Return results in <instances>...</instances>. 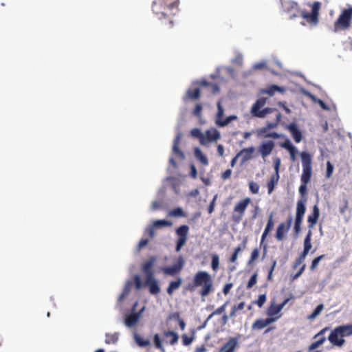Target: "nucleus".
<instances>
[{"label":"nucleus","mask_w":352,"mask_h":352,"mask_svg":"<svg viewBox=\"0 0 352 352\" xmlns=\"http://www.w3.org/2000/svg\"><path fill=\"white\" fill-rule=\"evenodd\" d=\"M267 102V98L261 97L258 98L252 105L251 108V114L254 117L259 118H263L266 117L267 114L270 113H274L275 115V119L272 122H267L266 123V125L259 130V133L262 135H263L265 138H272L274 139H278L280 137V135L278 134L276 132H268V131L271 129L276 128L278 123L280 122L282 115L275 108H263Z\"/></svg>","instance_id":"nucleus-1"},{"label":"nucleus","mask_w":352,"mask_h":352,"mask_svg":"<svg viewBox=\"0 0 352 352\" xmlns=\"http://www.w3.org/2000/svg\"><path fill=\"white\" fill-rule=\"evenodd\" d=\"M179 0H155L152 4L153 12L160 20H167L169 28L174 25L173 16L178 11Z\"/></svg>","instance_id":"nucleus-2"},{"label":"nucleus","mask_w":352,"mask_h":352,"mask_svg":"<svg viewBox=\"0 0 352 352\" xmlns=\"http://www.w3.org/2000/svg\"><path fill=\"white\" fill-rule=\"evenodd\" d=\"M155 261V258L154 257H151L142 265V272L146 275L144 285H143L139 275L134 276L135 288L137 289H140L144 286H147L148 287L149 292L153 295L158 294L160 292V287L158 285L157 280L154 277V272L152 270Z\"/></svg>","instance_id":"nucleus-3"},{"label":"nucleus","mask_w":352,"mask_h":352,"mask_svg":"<svg viewBox=\"0 0 352 352\" xmlns=\"http://www.w3.org/2000/svg\"><path fill=\"white\" fill-rule=\"evenodd\" d=\"M201 287L199 294L202 297L207 296L213 291V281L211 276L206 271L197 272L192 280V284H188L187 289L192 292L195 287Z\"/></svg>","instance_id":"nucleus-4"},{"label":"nucleus","mask_w":352,"mask_h":352,"mask_svg":"<svg viewBox=\"0 0 352 352\" xmlns=\"http://www.w3.org/2000/svg\"><path fill=\"white\" fill-rule=\"evenodd\" d=\"M352 7L344 9L333 25V32L346 30L351 26Z\"/></svg>","instance_id":"nucleus-5"},{"label":"nucleus","mask_w":352,"mask_h":352,"mask_svg":"<svg viewBox=\"0 0 352 352\" xmlns=\"http://www.w3.org/2000/svg\"><path fill=\"white\" fill-rule=\"evenodd\" d=\"M250 202V198L246 197L236 204L231 216V220L233 223L239 224L242 221L245 210Z\"/></svg>","instance_id":"nucleus-6"},{"label":"nucleus","mask_w":352,"mask_h":352,"mask_svg":"<svg viewBox=\"0 0 352 352\" xmlns=\"http://www.w3.org/2000/svg\"><path fill=\"white\" fill-rule=\"evenodd\" d=\"M300 157L302 164V174L300 180L302 183L308 184L311 177V156L308 152L302 151L300 153Z\"/></svg>","instance_id":"nucleus-7"},{"label":"nucleus","mask_w":352,"mask_h":352,"mask_svg":"<svg viewBox=\"0 0 352 352\" xmlns=\"http://www.w3.org/2000/svg\"><path fill=\"white\" fill-rule=\"evenodd\" d=\"M305 203V198L299 199L297 201L296 212L294 226V230L296 235H298L300 233L301 230V224L302 223L303 217L306 212Z\"/></svg>","instance_id":"nucleus-8"},{"label":"nucleus","mask_w":352,"mask_h":352,"mask_svg":"<svg viewBox=\"0 0 352 352\" xmlns=\"http://www.w3.org/2000/svg\"><path fill=\"white\" fill-rule=\"evenodd\" d=\"M217 112L215 116V124L219 127H224L228 125L232 121L236 120L238 117L235 115H231L226 118H223L224 109L221 104V101L219 100L217 103Z\"/></svg>","instance_id":"nucleus-9"},{"label":"nucleus","mask_w":352,"mask_h":352,"mask_svg":"<svg viewBox=\"0 0 352 352\" xmlns=\"http://www.w3.org/2000/svg\"><path fill=\"white\" fill-rule=\"evenodd\" d=\"M320 3L315 1L311 6V12H307L305 10H300V16L306 20L308 23L316 25L318 22L319 10Z\"/></svg>","instance_id":"nucleus-10"},{"label":"nucleus","mask_w":352,"mask_h":352,"mask_svg":"<svg viewBox=\"0 0 352 352\" xmlns=\"http://www.w3.org/2000/svg\"><path fill=\"white\" fill-rule=\"evenodd\" d=\"M281 6L283 10L289 14V19L300 16L301 10L296 2L292 0H281Z\"/></svg>","instance_id":"nucleus-11"},{"label":"nucleus","mask_w":352,"mask_h":352,"mask_svg":"<svg viewBox=\"0 0 352 352\" xmlns=\"http://www.w3.org/2000/svg\"><path fill=\"white\" fill-rule=\"evenodd\" d=\"M189 227L187 225H182L175 229V233L178 236L176 241L175 250L179 252L186 244L188 239Z\"/></svg>","instance_id":"nucleus-12"},{"label":"nucleus","mask_w":352,"mask_h":352,"mask_svg":"<svg viewBox=\"0 0 352 352\" xmlns=\"http://www.w3.org/2000/svg\"><path fill=\"white\" fill-rule=\"evenodd\" d=\"M185 261L184 258L180 256L177 262L172 266H168L162 269V272L167 275L175 276L179 274L184 267Z\"/></svg>","instance_id":"nucleus-13"},{"label":"nucleus","mask_w":352,"mask_h":352,"mask_svg":"<svg viewBox=\"0 0 352 352\" xmlns=\"http://www.w3.org/2000/svg\"><path fill=\"white\" fill-rule=\"evenodd\" d=\"M239 336L230 337L219 349L217 352H235L239 346Z\"/></svg>","instance_id":"nucleus-14"},{"label":"nucleus","mask_w":352,"mask_h":352,"mask_svg":"<svg viewBox=\"0 0 352 352\" xmlns=\"http://www.w3.org/2000/svg\"><path fill=\"white\" fill-rule=\"evenodd\" d=\"M292 223V218L290 217L287 220V223H281L278 225L276 232V239L278 241H282L284 238L285 233L289 231Z\"/></svg>","instance_id":"nucleus-15"},{"label":"nucleus","mask_w":352,"mask_h":352,"mask_svg":"<svg viewBox=\"0 0 352 352\" xmlns=\"http://www.w3.org/2000/svg\"><path fill=\"white\" fill-rule=\"evenodd\" d=\"M280 318V316L275 318H267L265 319L256 320L252 325V330H261L267 325L273 323Z\"/></svg>","instance_id":"nucleus-16"},{"label":"nucleus","mask_w":352,"mask_h":352,"mask_svg":"<svg viewBox=\"0 0 352 352\" xmlns=\"http://www.w3.org/2000/svg\"><path fill=\"white\" fill-rule=\"evenodd\" d=\"M285 129L289 131L295 142L299 143L301 142L302 139V134L296 123L292 122L288 125H286Z\"/></svg>","instance_id":"nucleus-17"},{"label":"nucleus","mask_w":352,"mask_h":352,"mask_svg":"<svg viewBox=\"0 0 352 352\" xmlns=\"http://www.w3.org/2000/svg\"><path fill=\"white\" fill-rule=\"evenodd\" d=\"M328 340L333 345L337 346H342L345 342V340L340 337V333L336 328L331 331Z\"/></svg>","instance_id":"nucleus-18"},{"label":"nucleus","mask_w":352,"mask_h":352,"mask_svg":"<svg viewBox=\"0 0 352 352\" xmlns=\"http://www.w3.org/2000/svg\"><path fill=\"white\" fill-rule=\"evenodd\" d=\"M220 137V133L216 129L207 130L204 134V144L217 141Z\"/></svg>","instance_id":"nucleus-19"},{"label":"nucleus","mask_w":352,"mask_h":352,"mask_svg":"<svg viewBox=\"0 0 352 352\" xmlns=\"http://www.w3.org/2000/svg\"><path fill=\"white\" fill-rule=\"evenodd\" d=\"M320 217V210L318 206L316 204L313 207L311 214L307 217L308 227L309 229L313 228L317 223Z\"/></svg>","instance_id":"nucleus-20"},{"label":"nucleus","mask_w":352,"mask_h":352,"mask_svg":"<svg viewBox=\"0 0 352 352\" xmlns=\"http://www.w3.org/2000/svg\"><path fill=\"white\" fill-rule=\"evenodd\" d=\"M144 307H142V309L138 313H131L129 315L126 316L124 320V324L126 326L130 327L134 326L139 320L141 314L144 311Z\"/></svg>","instance_id":"nucleus-21"},{"label":"nucleus","mask_w":352,"mask_h":352,"mask_svg":"<svg viewBox=\"0 0 352 352\" xmlns=\"http://www.w3.org/2000/svg\"><path fill=\"white\" fill-rule=\"evenodd\" d=\"M274 147V144L271 140L262 143L259 146V152L262 157L268 156L272 152Z\"/></svg>","instance_id":"nucleus-22"},{"label":"nucleus","mask_w":352,"mask_h":352,"mask_svg":"<svg viewBox=\"0 0 352 352\" xmlns=\"http://www.w3.org/2000/svg\"><path fill=\"white\" fill-rule=\"evenodd\" d=\"M254 151L255 148L254 146L243 148L237 154L239 157H241V163L243 164L250 160L252 157V154Z\"/></svg>","instance_id":"nucleus-23"},{"label":"nucleus","mask_w":352,"mask_h":352,"mask_svg":"<svg viewBox=\"0 0 352 352\" xmlns=\"http://www.w3.org/2000/svg\"><path fill=\"white\" fill-rule=\"evenodd\" d=\"M182 134L177 133L173 141V153L177 155L179 159H184L185 156L184 153L179 148Z\"/></svg>","instance_id":"nucleus-24"},{"label":"nucleus","mask_w":352,"mask_h":352,"mask_svg":"<svg viewBox=\"0 0 352 352\" xmlns=\"http://www.w3.org/2000/svg\"><path fill=\"white\" fill-rule=\"evenodd\" d=\"M276 91H278L281 94H283L285 91V89L283 87H279L276 85H272L267 87L266 89H262L261 91V93L267 94L270 96H272L274 95Z\"/></svg>","instance_id":"nucleus-25"},{"label":"nucleus","mask_w":352,"mask_h":352,"mask_svg":"<svg viewBox=\"0 0 352 352\" xmlns=\"http://www.w3.org/2000/svg\"><path fill=\"white\" fill-rule=\"evenodd\" d=\"M273 216H274V214L272 212L269 216L267 225H266L265 228V230L263 232V234L261 236V244L263 243V242L265 241L266 236H267L269 232L272 230V228L274 227V221H273Z\"/></svg>","instance_id":"nucleus-26"},{"label":"nucleus","mask_w":352,"mask_h":352,"mask_svg":"<svg viewBox=\"0 0 352 352\" xmlns=\"http://www.w3.org/2000/svg\"><path fill=\"white\" fill-rule=\"evenodd\" d=\"M336 328L340 333V337L342 338L352 335V324L341 325Z\"/></svg>","instance_id":"nucleus-27"},{"label":"nucleus","mask_w":352,"mask_h":352,"mask_svg":"<svg viewBox=\"0 0 352 352\" xmlns=\"http://www.w3.org/2000/svg\"><path fill=\"white\" fill-rule=\"evenodd\" d=\"M280 311L281 310L279 309L277 305H276L274 302H272L267 309L266 314L268 316L267 318H275L278 316H280L281 315H278Z\"/></svg>","instance_id":"nucleus-28"},{"label":"nucleus","mask_w":352,"mask_h":352,"mask_svg":"<svg viewBox=\"0 0 352 352\" xmlns=\"http://www.w3.org/2000/svg\"><path fill=\"white\" fill-rule=\"evenodd\" d=\"M182 283V278L178 277L175 280L171 281L166 289V292L169 295H172L173 292L179 288Z\"/></svg>","instance_id":"nucleus-29"},{"label":"nucleus","mask_w":352,"mask_h":352,"mask_svg":"<svg viewBox=\"0 0 352 352\" xmlns=\"http://www.w3.org/2000/svg\"><path fill=\"white\" fill-rule=\"evenodd\" d=\"M195 157L204 166L208 164L207 157L202 153L201 150L197 147L194 150Z\"/></svg>","instance_id":"nucleus-30"},{"label":"nucleus","mask_w":352,"mask_h":352,"mask_svg":"<svg viewBox=\"0 0 352 352\" xmlns=\"http://www.w3.org/2000/svg\"><path fill=\"white\" fill-rule=\"evenodd\" d=\"M246 240L243 241L242 246H238L234 249V251L230 258H229L230 263H234L238 257L239 253L246 248Z\"/></svg>","instance_id":"nucleus-31"},{"label":"nucleus","mask_w":352,"mask_h":352,"mask_svg":"<svg viewBox=\"0 0 352 352\" xmlns=\"http://www.w3.org/2000/svg\"><path fill=\"white\" fill-rule=\"evenodd\" d=\"M278 179L279 175L278 174H274L271 177L270 181H268L267 184L269 194H271L272 192L274 190L275 184L278 182Z\"/></svg>","instance_id":"nucleus-32"},{"label":"nucleus","mask_w":352,"mask_h":352,"mask_svg":"<svg viewBox=\"0 0 352 352\" xmlns=\"http://www.w3.org/2000/svg\"><path fill=\"white\" fill-rule=\"evenodd\" d=\"M164 336L165 338H168V337H170V340L169 341V343L171 344V345H174L175 344H176L178 341V335L173 331H165L164 333Z\"/></svg>","instance_id":"nucleus-33"},{"label":"nucleus","mask_w":352,"mask_h":352,"mask_svg":"<svg viewBox=\"0 0 352 352\" xmlns=\"http://www.w3.org/2000/svg\"><path fill=\"white\" fill-rule=\"evenodd\" d=\"M153 226L155 228H160L162 227H168L172 226V222L165 220V219H160L156 220L153 223Z\"/></svg>","instance_id":"nucleus-34"},{"label":"nucleus","mask_w":352,"mask_h":352,"mask_svg":"<svg viewBox=\"0 0 352 352\" xmlns=\"http://www.w3.org/2000/svg\"><path fill=\"white\" fill-rule=\"evenodd\" d=\"M153 342L155 346L160 351V352H166L165 348L164 347L162 340L158 334H155L153 337Z\"/></svg>","instance_id":"nucleus-35"},{"label":"nucleus","mask_w":352,"mask_h":352,"mask_svg":"<svg viewBox=\"0 0 352 352\" xmlns=\"http://www.w3.org/2000/svg\"><path fill=\"white\" fill-rule=\"evenodd\" d=\"M169 216L173 217H185L186 214L181 208L178 207L170 210L169 212Z\"/></svg>","instance_id":"nucleus-36"},{"label":"nucleus","mask_w":352,"mask_h":352,"mask_svg":"<svg viewBox=\"0 0 352 352\" xmlns=\"http://www.w3.org/2000/svg\"><path fill=\"white\" fill-rule=\"evenodd\" d=\"M186 94L189 98L192 100H197L200 97V90L199 88L188 89Z\"/></svg>","instance_id":"nucleus-37"},{"label":"nucleus","mask_w":352,"mask_h":352,"mask_svg":"<svg viewBox=\"0 0 352 352\" xmlns=\"http://www.w3.org/2000/svg\"><path fill=\"white\" fill-rule=\"evenodd\" d=\"M190 134L192 137L199 138L200 144H204V134L199 129L194 128L191 130Z\"/></svg>","instance_id":"nucleus-38"},{"label":"nucleus","mask_w":352,"mask_h":352,"mask_svg":"<svg viewBox=\"0 0 352 352\" xmlns=\"http://www.w3.org/2000/svg\"><path fill=\"white\" fill-rule=\"evenodd\" d=\"M227 303L228 302H226L223 305H221V307H219L217 309H216L211 314H210L208 316V318H207V320H206L205 322H207L209 320H210L212 316H214L215 315H220L223 312H224L225 310H226V307Z\"/></svg>","instance_id":"nucleus-39"},{"label":"nucleus","mask_w":352,"mask_h":352,"mask_svg":"<svg viewBox=\"0 0 352 352\" xmlns=\"http://www.w3.org/2000/svg\"><path fill=\"white\" fill-rule=\"evenodd\" d=\"M311 231L309 230L307 232L305 239H304V249L310 250L312 245H311Z\"/></svg>","instance_id":"nucleus-40"},{"label":"nucleus","mask_w":352,"mask_h":352,"mask_svg":"<svg viewBox=\"0 0 352 352\" xmlns=\"http://www.w3.org/2000/svg\"><path fill=\"white\" fill-rule=\"evenodd\" d=\"M219 265V258L217 254L212 255L211 267L213 271H217Z\"/></svg>","instance_id":"nucleus-41"},{"label":"nucleus","mask_w":352,"mask_h":352,"mask_svg":"<svg viewBox=\"0 0 352 352\" xmlns=\"http://www.w3.org/2000/svg\"><path fill=\"white\" fill-rule=\"evenodd\" d=\"M118 340V335L114 334H106L105 343L106 344H115Z\"/></svg>","instance_id":"nucleus-42"},{"label":"nucleus","mask_w":352,"mask_h":352,"mask_svg":"<svg viewBox=\"0 0 352 352\" xmlns=\"http://www.w3.org/2000/svg\"><path fill=\"white\" fill-rule=\"evenodd\" d=\"M135 340L136 343L140 346H142V347H144V346H146L150 344V341L148 340L143 339L138 335L135 336Z\"/></svg>","instance_id":"nucleus-43"},{"label":"nucleus","mask_w":352,"mask_h":352,"mask_svg":"<svg viewBox=\"0 0 352 352\" xmlns=\"http://www.w3.org/2000/svg\"><path fill=\"white\" fill-rule=\"evenodd\" d=\"M325 256H326L325 254H321V255L316 257L315 258H314L311 262V266H310V270L311 271L315 270L316 268L318 267L319 262L321 260H322Z\"/></svg>","instance_id":"nucleus-44"},{"label":"nucleus","mask_w":352,"mask_h":352,"mask_svg":"<svg viewBox=\"0 0 352 352\" xmlns=\"http://www.w3.org/2000/svg\"><path fill=\"white\" fill-rule=\"evenodd\" d=\"M323 308H324V305L322 304L318 305L315 308V309L314 310L312 314L308 316V319L311 320V319L315 318L317 316H318L320 314V312L322 311Z\"/></svg>","instance_id":"nucleus-45"},{"label":"nucleus","mask_w":352,"mask_h":352,"mask_svg":"<svg viewBox=\"0 0 352 352\" xmlns=\"http://www.w3.org/2000/svg\"><path fill=\"white\" fill-rule=\"evenodd\" d=\"M276 266V261L275 259H274V260H272V265L268 270V274H267V280L268 281L272 280L273 272H274V270Z\"/></svg>","instance_id":"nucleus-46"},{"label":"nucleus","mask_w":352,"mask_h":352,"mask_svg":"<svg viewBox=\"0 0 352 352\" xmlns=\"http://www.w3.org/2000/svg\"><path fill=\"white\" fill-rule=\"evenodd\" d=\"M258 256H259V250L258 248L254 249L251 253V256H250V260L248 261V264L250 265L253 262H254L258 258Z\"/></svg>","instance_id":"nucleus-47"},{"label":"nucleus","mask_w":352,"mask_h":352,"mask_svg":"<svg viewBox=\"0 0 352 352\" xmlns=\"http://www.w3.org/2000/svg\"><path fill=\"white\" fill-rule=\"evenodd\" d=\"M267 297L265 294L259 295L258 299L254 301V303L258 305L259 308H261L265 302H266Z\"/></svg>","instance_id":"nucleus-48"},{"label":"nucleus","mask_w":352,"mask_h":352,"mask_svg":"<svg viewBox=\"0 0 352 352\" xmlns=\"http://www.w3.org/2000/svg\"><path fill=\"white\" fill-rule=\"evenodd\" d=\"M249 188L251 192H252L253 194H257L259 190V186L256 182L250 181L249 182Z\"/></svg>","instance_id":"nucleus-49"},{"label":"nucleus","mask_w":352,"mask_h":352,"mask_svg":"<svg viewBox=\"0 0 352 352\" xmlns=\"http://www.w3.org/2000/svg\"><path fill=\"white\" fill-rule=\"evenodd\" d=\"M202 109V105L201 104H197L192 111L193 115L197 118H201Z\"/></svg>","instance_id":"nucleus-50"},{"label":"nucleus","mask_w":352,"mask_h":352,"mask_svg":"<svg viewBox=\"0 0 352 352\" xmlns=\"http://www.w3.org/2000/svg\"><path fill=\"white\" fill-rule=\"evenodd\" d=\"M256 281H257V274L254 273V274H252V276H251V278H250V280L247 284V286H246L247 289L252 288L256 283Z\"/></svg>","instance_id":"nucleus-51"},{"label":"nucleus","mask_w":352,"mask_h":352,"mask_svg":"<svg viewBox=\"0 0 352 352\" xmlns=\"http://www.w3.org/2000/svg\"><path fill=\"white\" fill-rule=\"evenodd\" d=\"M280 146L282 148L287 149L288 151H289L290 150H292V149H294V148H295V146L292 145V142L288 139H287L285 142H282L280 144Z\"/></svg>","instance_id":"nucleus-52"},{"label":"nucleus","mask_w":352,"mask_h":352,"mask_svg":"<svg viewBox=\"0 0 352 352\" xmlns=\"http://www.w3.org/2000/svg\"><path fill=\"white\" fill-rule=\"evenodd\" d=\"M310 98L312 99L313 101H314L315 102H317L318 104H320V106L323 109H327L328 107L327 106V104L324 102V101H322V100L320 99H318L316 98L313 95H311L310 94Z\"/></svg>","instance_id":"nucleus-53"},{"label":"nucleus","mask_w":352,"mask_h":352,"mask_svg":"<svg viewBox=\"0 0 352 352\" xmlns=\"http://www.w3.org/2000/svg\"><path fill=\"white\" fill-rule=\"evenodd\" d=\"M182 342L185 346L189 345L194 340V337H188L187 335L184 334L182 336Z\"/></svg>","instance_id":"nucleus-54"},{"label":"nucleus","mask_w":352,"mask_h":352,"mask_svg":"<svg viewBox=\"0 0 352 352\" xmlns=\"http://www.w3.org/2000/svg\"><path fill=\"white\" fill-rule=\"evenodd\" d=\"M348 200L346 199H344L343 200V204L340 206L339 210L341 214H344L346 210L348 209Z\"/></svg>","instance_id":"nucleus-55"},{"label":"nucleus","mask_w":352,"mask_h":352,"mask_svg":"<svg viewBox=\"0 0 352 352\" xmlns=\"http://www.w3.org/2000/svg\"><path fill=\"white\" fill-rule=\"evenodd\" d=\"M275 174L279 175V168L280 166V160L278 157H276L274 160Z\"/></svg>","instance_id":"nucleus-56"},{"label":"nucleus","mask_w":352,"mask_h":352,"mask_svg":"<svg viewBox=\"0 0 352 352\" xmlns=\"http://www.w3.org/2000/svg\"><path fill=\"white\" fill-rule=\"evenodd\" d=\"M232 174V170L230 169L226 170L222 174H221V178L224 180L228 179L230 177Z\"/></svg>","instance_id":"nucleus-57"},{"label":"nucleus","mask_w":352,"mask_h":352,"mask_svg":"<svg viewBox=\"0 0 352 352\" xmlns=\"http://www.w3.org/2000/svg\"><path fill=\"white\" fill-rule=\"evenodd\" d=\"M232 287V283H227L224 285L223 288V292L225 295L228 294L231 288Z\"/></svg>","instance_id":"nucleus-58"},{"label":"nucleus","mask_w":352,"mask_h":352,"mask_svg":"<svg viewBox=\"0 0 352 352\" xmlns=\"http://www.w3.org/2000/svg\"><path fill=\"white\" fill-rule=\"evenodd\" d=\"M307 184L302 183V184L299 187V192L302 196H304L307 192Z\"/></svg>","instance_id":"nucleus-59"},{"label":"nucleus","mask_w":352,"mask_h":352,"mask_svg":"<svg viewBox=\"0 0 352 352\" xmlns=\"http://www.w3.org/2000/svg\"><path fill=\"white\" fill-rule=\"evenodd\" d=\"M259 212H260L259 206L258 205H256L254 206V210L252 211V219H255L257 217Z\"/></svg>","instance_id":"nucleus-60"},{"label":"nucleus","mask_w":352,"mask_h":352,"mask_svg":"<svg viewBox=\"0 0 352 352\" xmlns=\"http://www.w3.org/2000/svg\"><path fill=\"white\" fill-rule=\"evenodd\" d=\"M327 176L328 177H329L331 176V175L332 174L333 167L332 164L329 162H327Z\"/></svg>","instance_id":"nucleus-61"},{"label":"nucleus","mask_w":352,"mask_h":352,"mask_svg":"<svg viewBox=\"0 0 352 352\" xmlns=\"http://www.w3.org/2000/svg\"><path fill=\"white\" fill-rule=\"evenodd\" d=\"M214 205H215V197L210 202V204L208 208V212L209 214H211L213 212V211L214 210Z\"/></svg>","instance_id":"nucleus-62"},{"label":"nucleus","mask_w":352,"mask_h":352,"mask_svg":"<svg viewBox=\"0 0 352 352\" xmlns=\"http://www.w3.org/2000/svg\"><path fill=\"white\" fill-rule=\"evenodd\" d=\"M148 239H142L138 243L139 249H141V248H144V246H146L148 244Z\"/></svg>","instance_id":"nucleus-63"},{"label":"nucleus","mask_w":352,"mask_h":352,"mask_svg":"<svg viewBox=\"0 0 352 352\" xmlns=\"http://www.w3.org/2000/svg\"><path fill=\"white\" fill-rule=\"evenodd\" d=\"M190 168H191L190 176L192 178H196L197 175V171L196 167L195 166L194 164H191Z\"/></svg>","instance_id":"nucleus-64"}]
</instances>
